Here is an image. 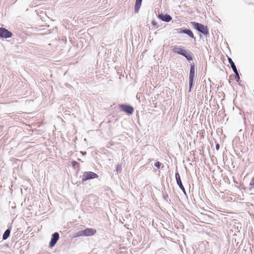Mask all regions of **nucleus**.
<instances>
[{
  "label": "nucleus",
  "instance_id": "1",
  "mask_svg": "<svg viewBox=\"0 0 254 254\" xmlns=\"http://www.w3.org/2000/svg\"><path fill=\"white\" fill-rule=\"evenodd\" d=\"M96 233V230L92 228H86L84 230L78 232L76 236H91Z\"/></svg>",
  "mask_w": 254,
  "mask_h": 254
},
{
  "label": "nucleus",
  "instance_id": "2",
  "mask_svg": "<svg viewBox=\"0 0 254 254\" xmlns=\"http://www.w3.org/2000/svg\"><path fill=\"white\" fill-rule=\"evenodd\" d=\"M191 24L193 26L194 28L197 30L198 31L203 33L204 35L208 34V29L206 26L200 24L197 22H191Z\"/></svg>",
  "mask_w": 254,
  "mask_h": 254
},
{
  "label": "nucleus",
  "instance_id": "3",
  "mask_svg": "<svg viewBox=\"0 0 254 254\" xmlns=\"http://www.w3.org/2000/svg\"><path fill=\"white\" fill-rule=\"evenodd\" d=\"M98 176L96 173L92 172H85L83 173L82 176V182L85 181L87 180L97 178Z\"/></svg>",
  "mask_w": 254,
  "mask_h": 254
},
{
  "label": "nucleus",
  "instance_id": "4",
  "mask_svg": "<svg viewBox=\"0 0 254 254\" xmlns=\"http://www.w3.org/2000/svg\"><path fill=\"white\" fill-rule=\"evenodd\" d=\"M195 69L194 65H191L189 76V84H190V91L192 86L193 78L195 76Z\"/></svg>",
  "mask_w": 254,
  "mask_h": 254
},
{
  "label": "nucleus",
  "instance_id": "5",
  "mask_svg": "<svg viewBox=\"0 0 254 254\" xmlns=\"http://www.w3.org/2000/svg\"><path fill=\"white\" fill-rule=\"evenodd\" d=\"M12 33L8 30L0 27V37L2 38H8L11 37Z\"/></svg>",
  "mask_w": 254,
  "mask_h": 254
},
{
  "label": "nucleus",
  "instance_id": "6",
  "mask_svg": "<svg viewBox=\"0 0 254 254\" xmlns=\"http://www.w3.org/2000/svg\"><path fill=\"white\" fill-rule=\"evenodd\" d=\"M119 107L122 111L126 112L128 115L132 114L133 112V108L129 105L121 104L120 105Z\"/></svg>",
  "mask_w": 254,
  "mask_h": 254
},
{
  "label": "nucleus",
  "instance_id": "7",
  "mask_svg": "<svg viewBox=\"0 0 254 254\" xmlns=\"http://www.w3.org/2000/svg\"><path fill=\"white\" fill-rule=\"evenodd\" d=\"M59 239V234L58 233L56 232L53 235L52 238L51 239V242H50V247L52 248L57 243V241Z\"/></svg>",
  "mask_w": 254,
  "mask_h": 254
},
{
  "label": "nucleus",
  "instance_id": "8",
  "mask_svg": "<svg viewBox=\"0 0 254 254\" xmlns=\"http://www.w3.org/2000/svg\"><path fill=\"white\" fill-rule=\"evenodd\" d=\"M175 177L177 181L178 185L180 187V189L183 191H185V189L182 184L180 176L178 173H176L175 174Z\"/></svg>",
  "mask_w": 254,
  "mask_h": 254
},
{
  "label": "nucleus",
  "instance_id": "9",
  "mask_svg": "<svg viewBox=\"0 0 254 254\" xmlns=\"http://www.w3.org/2000/svg\"><path fill=\"white\" fill-rule=\"evenodd\" d=\"M179 30H180L179 33H185L188 34L190 37L192 38H195L194 37V35L192 31L190 30L189 29H185V30H182V29H179Z\"/></svg>",
  "mask_w": 254,
  "mask_h": 254
},
{
  "label": "nucleus",
  "instance_id": "10",
  "mask_svg": "<svg viewBox=\"0 0 254 254\" xmlns=\"http://www.w3.org/2000/svg\"><path fill=\"white\" fill-rule=\"evenodd\" d=\"M160 19L165 22H169L171 20L172 17L168 14H160Z\"/></svg>",
  "mask_w": 254,
  "mask_h": 254
},
{
  "label": "nucleus",
  "instance_id": "11",
  "mask_svg": "<svg viewBox=\"0 0 254 254\" xmlns=\"http://www.w3.org/2000/svg\"><path fill=\"white\" fill-rule=\"evenodd\" d=\"M142 0H136L135 4L134 6V11L135 13H137L141 5Z\"/></svg>",
  "mask_w": 254,
  "mask_h": 254
},
{
  "label": "nucleus",
  "instance_id": "12",
  "mask_svg": "<svg viewBox=\"0 0 254 254\" xmlns=\"http://www.w3.org/2000/svg\"><path fill=\"white\" fill-rule=\"evenodd\" d=\"M185 50L182 49V48H179V47H175L174 49H173V52L175 53H177L178 54H180V55H183V54H184V52H185Z\"/></svg>",
  "mask_w": 254,
  "mask_h": 254
},
{
  "label": "nucleus",
  "instance_id": "13",
  "mask_svg": "<svg viewBox=\"0 0 254 254\" xmlns=\"http://www.w3.org/2000/svg\"><path fill=\"white\" fill-rule=\"evenodd\" d=\"M184 54H183V56H184L188 61H191L192 60V54L190 52H189L186 50L185 51Z\"/></svg>",
  "mask_w": 254,
  "mask_h": 254
},
{
  "label": "nucleus",
  "instance_id": "14",
  "mask_svg": "<svg viewBox=\"0 0 254 254\" xmlns=\"http://www.w3.org/2000/svg\"><path fill=\"white\" fill-rule=\"evenodd\" d=\"M228 60L229 64H231V66L234 72L235 73H236V72L237 73V68H236L233 61H232V60L230 58H228Z\"/></svg>",
  "mask_w": 254,
  "mask_h": 254
},
{
  "label": "nucleus",
  "instance_id": "15",
  "mask_svg": "<svg viewBox=\"0 0 254 254\" xmlns=\"http://www.w3.org/2000/svg\"><path fill=\"white\" fill-rule=\"evenodd\" d=\"M10 230H8V229L6 230L4 232V234H3V235L2 239H3V240H6V239L9 237V234H10Z\"/></svg>",
  "mask_w": 254,
  "mask_h": 254
},
{
  "label": "nucleus",
  "instance_id": "16",
  "mask_svg": "<svg viewBox=\"0 0 254 254\" xmlns=\"http://www.w3.org/2000/svg\"><path fill=\"white\" fill-rule=\"evenodd\" d=\"M116 170L117 172H121L122 171V166L121 165L118 164L116 167Z\"/></svg>",
  "mask_w": 254,
  "mask_h": 254
},
{
  "label": "nucleus",
  "instance_id": "17",
  "mask_svg": "<svg viewBox=\"0 0 254 254\" xmlns=\"http://www.w3.org/2000/svg\"><path fill=\"white\" fill-rule=\"evenodd\" d=\"M71 165L73 167H74L76 165H79V164L75 161H72L71 162Z\"/></svg>",
  "mask_w": 254,
  "mask_h": 254
},
{
  "label": "nucleus",
  "instance_id": "18",
  "mask_svg": "<svg viewBox=\"0 0 254 254\" xmlns=\"http://www.w3.org/2000/svg\"><path fill=\"white\" fill-rule=\"evenodd\" d=\"M250 185L252 187H254V177L252 178L250 182Z\"/></svg>",
  "mask_w": 254,
  "mask_h": 254
},
{
  "label": "nucleus",
  "instance_id": "19",
  "mask_svg": "<svg viewBox=\"0 0 254 254\" xmlns=\"http://www.w3.org/2000/svg\"><path fill=\"white\" fill-rule=\"evenodd\" d=\"M235 73L236 74L235 79L237 80V81H238L240 79V76H239V73L237 71V73L236 72V73Z\"/></svg>",
  "mask_w": 254,
  "mask_h": 254
},
{
  "label": "nucleus",
  "instance_id": "20",
  "mask_svg": "<svg viewBox=\"0 0 254 254\" xmlns=\"http://www.w3.org/2000/svg\"><path fill=\"white\" fill-rule=\"evenodd\" d=\"M152 24L154 26H156L157 25V23L155 21H152Z\"/></svg>",
  "mask_w": 254,
  "mask_h": 254
},
{
  "label": "nucleus",
  "instance_id": "21",
  "mask_svg": "<svg viewBox=\"0 0 254 254\" xmlns=\"http://www.w3.org/2000/svg\"><path fill=\"white\" fill-rule=\"evenodd\" d=\"M155 165L156 167L159 168V162H156L155 164Z\"/></svg>",
  "mask_w": 254,
  "mask_h": 254
},
{
  "label": "nucleus",
  "instance_id": "22",
  "mask_svg": "<svg viewBox=\"0 0 254 254\" xmlns=\"http://www.w3.org/2000/svg\"><path fill=\"white\" fill-rule=\"evenodd\" d=\"M216 148L217 150H218L219 149V144H217L216 145Z\"/></svg>",
  "mask_w": 254,
  "mask_h": 254
}]
</instances>
